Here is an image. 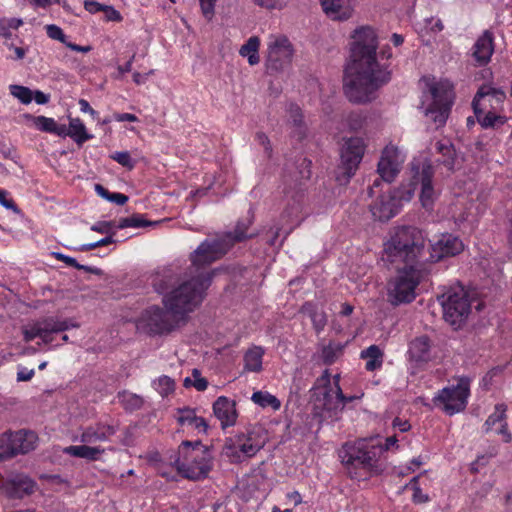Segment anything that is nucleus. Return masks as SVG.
<instances>
[{"label": "nucleus", "instance_id": "1", "mask_svg": "<svg viewBox=\"0 0 512 512\" xmlns=\"http://www.w3.org/2000/svg\"><path fill=\"white\" fill-rule=\"evenodd\" d=\"M236 226L235 233H226L212 241L206 240L191 255L190 278L180 282L179 275L171 267L162 268L151 276L154 290L163 295L164 307L146 308L137 320V329L151 336H162L176 330L186 321L203 301L205 291L211 285L217 270H206L212 262L221 258L230 247L246 238Z\"/></svg>", "mask_w": 512, "mask_h": 512}, {"label": "nucleus", "instance_id": "2", "mask_svg": "<svg viewBox=\"0 0 512 512\" xmlns=\"http://www.w3.org/2000/svg\"><path fill=\"white\" fill-rule=\"evenodd\" d=\"M424 239L416 226H395L384 244L383 260L395 265L397 277L389 290L393 305L410 303L415 297L422 273Z\"/></svg>", "mask_w": 512, "mask_h": 512}, {"label": "nucleus", "instance_id": "3", "mask_svg": "<svg viewBox=\"0 0 512 512\" xmlns=\"http://www.w3.org/2000/svg\"><path fill=\"white\" fill-rule=\"evenodd\" d=\"M377 49V36L373 28L363 26L354 30V104L370 102L376 91L391 79L387 62L390 49Z\"/></svg>", "mask_w": 512, "mask_h": 512}, {"label": "nucleus", "instance_id": "4", "mask_svg": "<svg viewBox=\"0 0 512 512\" xmlns=\"http://www.w3.org/2000/svg\"><path fill=\"white\" fill-rule=\"evenodd\" d=\"M310 393L313 419L317 420L319 425L326 420L336 419L337 413L344 408L346 399L338 383H331L328 370L317 378ZM351 399L347 398L348 401Z\"/></svg>", "mask_w": 512, "mask_h": 512}, {"label": "nucleus", "instance_id": "5", "mask_svg": "<svg viewBox=\"0 0 512 512\" xmlns=\"http://www.w3.org/2000/svg\"><path fill=\"white\" fill-rule=\"evenodd\" d=\"M422 82L424 90L420 108L437 127H440L445 124L448 117L452 102V86L448 81H436L429 77H424Z\"/></svg>", "mask_w": 512, "mask_h": 512}, {"label": "nucleus", "instance_id": "6", "mask_svg": "<svg viewBox=\"0 0 512 512\" xmlns=\"http://www.w3.org/2000/svg\"><path fill=\"white\" fill-rule=\"evenodd\" d=\"M211 454L199 441L194 443L184 441L179 446L178 458L175 465L180 474L192 480H198L208 475L211 470Z\"/></svg>", "mask_w": 512, "mask_h": 512}, {"label": "nucleus", "instance_id": "7", "mask_svg": "<svg viewBox=\"0 0 512 512\" xmlns=\"http://www.w3.org/2000/svg\"><path fill=\"white\" fill-rule=\"evenodd\" d=\"M442 306L443 319L454 330L461 329L468 321L472 311L469 292L461 285L450 287L438 296Z\"/></svg>", "mask_w": 512, "mask_h": 512}, {"label": "nucleus", "instance_id": "8", "mask_svg": "<svg viewBox=\"0 0 512 512\" xmlns=\"http://www.w3.org/2000/svg\"><path fill=\"white\" fill-rule=\"evenodd\" d=\"M380 187L376 199L369 205L371 214L376 221L384 222L390 220L400 211L403 202H408L414 196V188L411 185H405L403 182L397 189L388 193H380Z\"/></svg>", "mask_w": 512, "mask_h": 512}, {"label": "nucleus", "instance_id": "9", "mask_svg": "<svg viewBox=\"0 0 512 512\" xmlns=\"http://www.w3.org/2000/svg\"><path fill=\"white\" fill-rule=\"evenodd\" d=\"M265 446L260 430L239 432L225 440L222 453L233 463H240L255 456Z\"/></svg>", "mask_w": 512, "mask_h": 512}, {"label": "nucleus", "instance_id": "10", "mask_svg": "<svg viewBox=\"0 0 512 512\" xmlns=\"http://www.w3.org/2000/svg\"><path fill=\"white\" fill-rule=\"evenodd\" d=\"M411 178L405 185H411L414 191L420 187V202L426 209L432 207L438 197V193L433 186L434 169L429 159L419 158L411 162Z\"/></svg>", "mask_w": 512, "mask_h": 512}, {"label": "nucleus", "instance_id": "11", "mask_svg": "<svg viewBox=\"0 0 512 512\" xmlns=\"http://www.w3.org/2000/svg\"><path fill=\"white\" fill-rule=\"evenodd\" d=\"M405 160L406 154L402 149L393 144L385 146L377 165V173L380 178L375 179L373 185L369 187L368 195L372 196L377 193L382 181L393 182L400 173Z\"/></svg>", "mask_w": 512, "mask_h": 512}, {"label": "nucleus", "instance_id": "12", "mask_svg": "<svg viewBox=\"0 0 512 512\" xmlns=\"http://www.w3.org/2000/svg\"><path fill=\"white\" fill-rule=\"evenodd\" d=\"M470 395V381L460 378L457 384L444 387L433 397L435 406L441 407L449 416L463 411Z\"/></svg>", "mask_w": 512, "mask_h": 512}, {"label": "nucleus", "instance_id": "13", "mask_svg": "<svg viewBox=\"0 0 512 512\" xmlns=\"http://www.w3.org/2000/svg\"><path fill=\"white\" fill-rule=\"evenodd\" d=\"M78 327L79 324L72 319H59L50 316L26 325L23 328V336L25 342H30L35 338H41L45 344H49L53 340L52 334Z\"/></svg>", "mask_w": 512, "mask_h": 512}, {"label": "nucleus", "instance_id": "14", "mask_svg": "<svg viewBox=\"0 0 512 512\" xmlns=\"http://www.w3.org/2000/svg\"><path fill=\"white\" fill-rule=\"evenodd\" d=\"M293 45L283 34H270L267 38L266 66L271 71H281L292 62Z\"/></svg>", "mask_w": 512, "mask_h": 512}, {"label": "nucleus", "instance_id": "15", "mask_svg": "<svg viewBox=\"0 0 512 512\" xmlns=\"http://www.w3.org/2000/svg\"><path fill=\"white\" fill-rule=\"evenodd\" d=\"M36 483L24 473H13L0 485V494L9 501H18L34 492Z\"/></svg>", "mask_w": 512, "mask_h": 512}, {"label": "nucleus", "instance_id": "16", "mask_svg": "<svg viewBox=\"0 0 512 512\" xmlns=\"http://www.w3.org/2000/svg\"><path fill=\"white\" fill-rule=\"evenodd\" d=\"M505 99L506 94L502 89L496 88L491 84H484L479 88L473 99L474 113H483L487 110L499 111Z\"/></svg>", "mask_w": 512, "mask_h": 512}, {"label": "nucleus", "instance_id": "17", "mask_svg": "<svg viewBox=\"0 0 512 512\" xmlns=\"http://www.w3.org/2000/svg\"><path fill=\"white\" fill-rule=\"evenodd\" d=\"M355 448L357 452L354 454V469L357 463L376 475L383 471V467L379 463V459L384 452L382 445L359 444L357 447L354 445Z\"/></svg>", "mask_w": 512, "mask_h": 512}, {"label": "nucleus", "instance_id": "18", "mask_svg": "<svg viewBox=\"0 0 512 512\" xmlns=\"http://www.w3.org/2000/svg\"><path fill=\"white\" fill-rule=\"evenodd\" d=\"M213 413L220 421L222 429L233 427L236 425L238 412L236 410V402L225 396L218 397L213 403Z\"/></svg>", "mask_w": 512, "mask_h": 512}, {"label": "nucleus", "instance_id": "19", "mask_svg": "<svg viewBox=\"0 0 512 512\" xmlns=\"http://www.w3.org/2000/svg\"><path fill=\"white\" fill-rule=\"evenodd\" d=\"M433 253L432 258L436 261L441 260L444 257L455 256L463 250V243L458 238L451 234H443L442 237L431 245Z\"/></svg>", "mask_w": 512, "mask_h": 512}, {"label": "nucleus", "instance_id": "20", "mask_svg": "<svg viewBox=\"0 0 512 512\" xmlns=\"http://www.w3.org/2000/svg\"><path fill=\"white\" fill-rule=\"evenodd\" d=\"M116 433L114 426L104 423H97L84 428L79 436V441L85 444L105 442Z\"/></svg>", "mask_w": 512, "mask_h": 512}, {"label": "nucleus", "instance_id": "21", "mask_svg": "<svg viewBox=\"0 0 512 512\" xmlns=\"http://www.w3.org/2000/svg\"><path fill=\"white\" fill-rule=\"evenodd\" d=\"M341 163L336 170V181L340 185H346L350 182L352 171V139L347 138L340 152Z\"/></svg>", "mask_w": 512, "mask_h": 512}, {"label": "nucleus", "instance_id": "22", "mask_svg": "<svg viewBox=\"0 0 512 512\" xmlns=\"http://www.w3.org/2000/svg\"><path fill=\"white\" fill-rule=\"evenodd\" d=\"M127 226H92L93 231L100 232L102 234H106V236L96 242L83 244L81 250L88 251L99 246H104L107 244H111L118 241H123L131 237L132 235H118V232Z\"/></svg>", "mask_w": 512, "mask_h": 512}, {"label": "nucleus", "instance_id": "23", "mask_svg": "<svg viewBox=\"0 0 512 512\" xmlns=\"http://www.w3.org/2000/svg\"><path fill=\"white\" fill-rule=\"evenodd\" d=\"M493 38L492 34L485 31L475 42L473 46V57L478 65L482 66L490 61L493 54Z\"/></svg>", "mask_w": 512, "mask_h": 512}, {"label": "nucleus", "instance_id": "24", "mask_svg": "<svg viewBox=\"0 0 512 512\" xmlns=\"http://www.w3.org/2000/svg\"><path fill=\"white\" fill-rule=\"evenodd\" d=\"M304 193L297 192L291 196L286 203V207L283 210V220L289 222L300 223L304 221Z\"/></svg>", "mask_w": 512, "mask_h": 512}, {"label": "nucleus", "instance_id": "25", "mask_svg": "<svg viewBox=\"0 0 512 512\" xmlns=\"http://www.w3.org/2000/svg\"><path fill=\"white\" fill-rule=\"evenodd\" d=\"M430 351L431 341L428 336L422 335L410 342L408 354L412 361L417 363L428 362L431 358Z\"/></svg>", "mask_w": 512, "mask_h": 512}, {"label": "nucleus", "instance_id": "26", "mask_svg": "<svg viewBox=\"0 0 512 512\" xmlns=\"http://www.w3.org/2000/svg\"><path fill=\"white\" fill-rule=\"evenodd\" d=\"M505 407L502 404L495 406L494 412L485 421V431L489 432L493 427L499 423V427L496 429L497 434L504 436V441L509 443L512 439L511 434L508 432L507 423L505 422Z\"/></svg>", "mask_w": 512, "mask_h": 512}, {"label": "nucleus", "instance_id": "27", "mask_svg": "<svg viewBox=\"0 0 512 512\" xmlns=\"http://www.w3.org/2000/svg\"><path fill=\"white\" fill-rule=\"evenodd\" d=\"M444 26L441 19L437 17L425 18L416 24V30L423 42L430 43L442 30Z\"/></svg>", "mask_w": 512, "mask_h": 512}, {"label": "nucleus", "instance_id": "28", "mask_svg": "<svg viewBox=\"0 0 512 512\" xmlns=\"http://www.w3.org/2000/svg\"><path fill=\"white\" fill-rule=\"evenodd\" d=\"M347 3H349V0H321L326 15L339 21L347 20L351 15L350 8L346 6Z\"/></svg>", "mask_w": 512, "mask_h": 512}, {"label": "nucleus", "instance_id": "29", "mask_svg": "<svg viewBox=\"0 0 512 512\" xmlns=\"http://www.w3.org/2000/svg\"><path fill=\"white\" fill-rule=\"evenodd\" d=\"M104 449L96 446L84 445H71L63 449V453L72 457L82 458L88 461H96L104 453Z\"/></svg>", "mask_w": 512, "mask_h": 512}, {"label": "nucleus", "instance_id": "30", "mask_svg": "<svg viewBox=\"0 0 512 512\" xmlns=\"http://www.w3.org/2000/svg\"><path fill=\"white\" fill-rule=\"evenodd\" d=\"M11 434L17 454H25L35 449L37 435L33 431L19 430Z\"/></svg>", "mask_w": 512, "mask_h": 512}, {"label": "nucleus", "instance_id": "31", "mask_svg": "<svg viewBox=\"0 0 512 512\" xmlns=\"http://www.w3.org/2000/svg\"><path fill=\"white\" fill-rule=\"evenodd\" d=\"M436 149L441 155L438 161L444 165L449 171H454L460 166L461 158L456 153L455 149L448 142H438Z\"/></svg>", "mask_w": 512, "mask_h": 512}, {"label": "nucleus", "instance_id": "32", "mask_svg": "<svg viewBox=\"0 0 512 512\" xmlns=\"http://www.w3.org/2000/svg\"><path fill=\"white\" fill-rule=\"evenodd\" d=\"M33 125L36 129L51 133L57 136L65 137L67 133V127L63 124H58L53 118L45 116L32 117Z\"/></svg>", "mask_w": 512, "mask_h": 512}, {"label": "nucleus", "instance_id": "33", "mask_svg": "<svg viewBox=\"0 0 512 512\" xmlns=\"http://www.w3.org/2000/svg\"><path fill=\"white\" fill-rule=\"evenodd\" d=\"M66 136L71 137L79 145L93 138L79 118H70Z\"/></svg>", "mask_w": 512, "mask_h": 512}, {"label": "nucleus", "instance_id": "34", "mask_svg": "<svg viewBox=\"0 0 512 512\" xmlns=\"http://www.w3.org/2000/svg\"><path fill=\"white\" fill-rule=\"evenodd\" d=\"M260 39L257 36H251L239 50V54L247 58L249 65L254 66L260 62L259 57Z\"/></svg>", "mask_w": 512, "mask_h": 512}, {"label": "nucleus", "instance_id": "35", "mask_svg": "<svg viewBox=\"0 0 512 512\" xmlns=\"http://www.w3.org/2000/svg\"><path fill=\"white\" fill-rule=\"evenodd\" d=\"M360 357L366 360L365 368L367 371H375L382 366L383 352L377 345H371L363 350Z\"/></svg>", "mask_w": 512, "mask_h": 512}, {"label": "nucleus", "instance_id": "36", "mask_svg": "<svg viewBox=\"0 0 512 512\" xmlns=\"http://www.w3.org/2000/svg\"><path fill=\"white\" fill-rule=\"evenodd\" d=\"M264 350L255 346L249 349L244 355L245 369L250 372H259L262 370V358Z\"/></svg>", "mask_w": 512, "mask_h": 512}, {"label": "nucleus", "instance_id": "37", "mask_svg": "<svg viewBox=\"0 0 512 512\" xmlns=\"http://www.w3.org/2000/svg\"><path fill=\"white\" fill-rule=\"evenodd\" d=\"M251 400L263 409L270 407L272 410L278 411L281 408V401L267 391L254 392Z\"/></svg>", "mask_w": 512, "mask_h": 512}, {"label": "nucleus", "instance_id": "38", "mask_svg": "<svg viewBox=\"0 0 512 512\" xmlns=\"http://www.w3.org/2000/svg\"><path fill=\"white\" fill-rule=\"evenodd\" d=\"M475 115L480 125L485 129L502 126L507 120L504 115L495 110H487L483 113H475Z\"/></svg>", "mask_w": 512, "mask_h": 512}, {"label": "nucleus", "instance_id": "39", "mask_svg": "<svg viewBox=\"0 0 512 512\" xmlns=\"http://www.w3.org/2000/svg\"><path fill=\"white\" fill-rule=\"evenodd\" d=\"M341 351L342 346L340 344L329 342L328 345L322 346L320 358L324 364L330 365L335 362Z\"/></svg>", "mask_w": 512, "mask_h": 512}, {"label": "nucleus", "instance_id": "40", "mask_svg": "<svg viewBox=\"0 0 512 512\" xmlns=\"http://www.w3.org/2000/svg\"><path fill=\"white\" fill-rule=\"evenodd\" d=\"M14 448L15 444L13 443L12 434H2L0 436V460H5L17 455L16 449Z\"/></svg>", "mask_w": 512, "mask_h": 512}, {"label": "nucleus", "instance_id": "41", "mask_svg": "<svg viewBox=\"0 0 512 512\" xmlns=\"http://www.w3.org/2000/svg\"><path fill=\"white\" fill-rule=\"evenodd\" d=\"M185 387H194L197 391H205L208 387V381L201 376L198 369H193L190 377H186L183 382Z\"/></svg>", "mask_w": 512, "mask_h": 512}, {"label": "nucleus", "instance_id": "42", "mask_svg": "<svg viewBox=\"0 0 512 512\" xmlns=\"http://www.w3.org/2000/svg\"><path fill=\"white\" fill-rule=\"evenodd\" d=\"M95 191L103 199H106L107 201L115 203L117 205H123L128 200V197L126 195L122 193L109 192L105 187H103L100 184L95 185Z\"/></svg>", "mask_w": 512, "mask_h": 512}, {"label": "nucleus", "instance_id": "43", "mask_svg": "<svg viewBox=\"0 0 512 512\" xmlns=\"http://www.w3.org/2000/svg\"><path fill=\"white\" fill-rule=\"evenodd\" d=\"M10 94L17 98L22 104L28 105L33 100V91L25 86L21 85H10Z\"/></svg>", "mask_w": 512, "mask_h": 512}, {"label": "nucleus", "instance_id": "44", "mask_svg": "<svg viewBox=\"0 0 512 512\" xmlns=\"http://www.w3.org/2000/svg\"><path fill=\"white\" fill-rule=\"evenodd\" d=\"M153 387L162 396H167L175 389V382L168 376H161L153 381Z\"/></svg>", "mask_w": 512, "mask_h": 512}, {"label": "nucleus", "instance_id": "45", "mask_svg": "<svg viewBox=\"0 0 512 512\" xmlns=\"http://www.w3.org/2000/svg\"><path fill=\"white\" fill-rule=\"evenodd\" d=\"M304 312H307L312 320V323L317 331H320L324 328L326 324L325 315L321 311L314 310L313 305L311 303H306L303 306Z\"/></svg>", "mask_w": 512, "mask_h": 512}, {"label": "nucleus", "instance_id": "46", "mask_svg": "<svg viewBox=\"0 0 512 512\" xmlns=\"http://www.w3.org/2000/svg\"><path fill=\"white\" fill-rule=\"evenodd\" d=\"M56 258L61 260L62 262H64L66 265L74 267V268L79 269V270H84L86 272H90V273H93V274H96V275H100L102 273L101 269H99L97 267H92V266H86V265L79 264L75 258L70 257V256H66V255L61 254V253H57L56 254Z\"/></svg>", "mask_w": 512, "mask_h": 512}, {"label": "nucleus", "instance_id": "47", "mask_svg": "<svg viewBox=\"0 0 512 512\" xmlns=\"http://www.w3.org/2000/svg\"><path fill=\"white\" fill-rule=\"evenodd\" d=\"M197 417L195 409L189 407L178 408L176 410L175 418L179 425L188 426L192 424L194 419Z\"/></svg>", "mask_w": 512, "mask_h": 512}, {"label": "nucleus", "instance_id": "48", "mask_svg": "<svg viewBox=\"0 0 512 512\" xmlns=\"http://www.w3.org/2000/svg\"><path fill=\"white\" fill-rule=\"evenodd\" d=\"M119 399L124 407L128 410L139 409L143 404V400L140 396L129 392H123L119 394Z\"/></svg>", "mask_w": 512, "mask_h": 512}, {"label": "nucleus", "instance_id": "49", "mask_svg": "<svg viewBox=\"0 0 512 512\" xmlns=\"http://www.w3.org/2000/svg\"><path fill=\"white\" fill-rule=\"evenodd\" d=\"M302 114L298 107L292 108L290 112V120L295 127V132L299 138H302L305 134V129L303 127Z\"/></svg>", "mask_w": 512, "mask_h": 512}, {"label": "nucleus", "instance_id": "50", "mask_svg": "<svg viewBox=\"0 0 512 512\" xmlns=\"http://www.w3.org/2000/svg\"><path fill=\"white\" fill-rule=\"evenodd\" d=\"M366 146H367L366 138L354 136V152H353L354 166L361 161V159L365 153Z\"/></svg>", "mask_w": 512, "mask_h": 512}, {"label": "nucleus", "instance_id": "51", "mask_svg": "<svg viewBox=\"0 0 512 512\" xmlns=\"http://www.w3.org/2000/svg\"><path fill=\"white\" fill-rule=\"evenodd\" d=\"M45 30L49 38L53 40H58L66 45V36L59 26L55 24H49L45 26Z\"/></svg>", "mask_w": 512, "mask_h": 512}, {"label": "nucleus", "instance_id": "52", "mask_svg": "<svg viewBox=\"0 0 512 512\" xmlns=\"http://www.w3.org/2000/svg\"><path fill=\"white\" fill-rule=\"evenodd\" d=\"M0 205L8 210H12L15 213H19V210L10 193L4 189H0Z\"/></svg>", "mask_w": 512, "mask_h": 512}, {"label": "nucleus", "instance_id": "53", "mask_svg": "<svg viewBox=\"0 0 512 512\" xmlns=\"http://www.w3.org/2000/svg\"><path fill=\"white\" fill-rule=\"evenodd\" d=\"M111 157L113 160L124 167L133 168L134 166V163L128 152H115Z\"/></svg>", "mask_w": 512, "mask_h": 512}, {"label": "nucleus", "instance_id": "54", "mask_svg": "<svg viewBox=\"0 0 512 512\" xmlns=\"http://www.w3.org/2000/svg\"><path fill=\"white\" fill-rule=\"evenodd\" d=\"M204 17L211 20L214 15L215 3L217 0H199Z\"/></svg>", "mask_w": 512, "mask_h": 512}, {"label": "nucleus", "instance_id": "55", "mask_svg": "<svg viewBox=\"0 0 512 512\" xmlns=\"http://www.w3.org/2000/svg\"><path fill=\"white\" fill-rule=\"evenodd\" d=\"M343 85L346 96L349 98L352 93V75L350 73V63H346L344 68Z\"/></svg>", "mask_w": 512, "mask_h": 512}, {"label": "nucleus", "instance_id": "56", "mask_svg": "<svg viewBox=\"0 0 512 512\" xmlns=\"http://www.w3.org/2000/svg\"><path fill=\"white\" fill-rule=\"evenodd\" d=\"M6 47L14 52V56L11 57L13 60H22L28 52V47H17L13 43H5Z\"/></svg>", "mask_w": 512, "mask_h": 512}, {"label": "nucleus", "instance_id": "57", "mask_svg": "<svg viewBox=\"0 0 512 512\" xmlns=\"http://www.w3.org/2000/svg\"><path fill=\"white\" fill-rule=\"evenodd\" d=\"M120 224H137V225H140V224H161V221L160 220H147V219H144L141 216H135V217H132V218H125V219H123L120 222Z\"/></svg>", "mask_w": 512, "mask_h": 512}, {"label": "nucleus", "instance_id": "58", "mask_svg": "<svg viewBox=\"0 0 512 512\" xmlns=\"http://www.w3.org/2000/svg\"><path fill=\"white\" fill-rule=\"evenodd\" d=\"M339 457L342 459V462L348 467L352 465L351 446L348 443L343 445L342 449L339 452Z\"/></svg>", "mask_w": 512, "mask_h": 512}, {"label": "nucleus", "instance_id": "59", "mask_svg": "<svg viewBox=\"0 0 512 512\" xmlns=\"http://www.w3.org/2000/svg\"><path fill=\"white\" fill-rule=\"evenodd\" d=\"M103 12L105 13V17L108 21L118 22L122 19L120 13L115 10L112 6H104Z\"/></svg>", "mask_w": 512, "mask_h": 512}, {"label": "nucleus", "instance_id": "60", "mask_svg": "<svg viewBox=\"0 0 512 512\" xmlns=\"http://www.w3.org/2000/svg\"><path fill=\"white\" fill-rule=\"evenodd\" d=\"M412 500L414 503L422 504L429 501V496L422 492L419 486L414 487Z\"/></svg>", "mask_w": 512, "mask_h": 512}, {"label": "nucleus", "instance_id": "61", "mask_svg": "<svg viewBox=\"0 0 512 512\" xmlns=\"http://www.w3.org/2000/svg\"><path fill=\"white\" fill-rule=\"evenodd\" d=\"M256 140L264 148L267 155L270 156L272 149L268 137L264 133L259 132L256 134Z\"/></svg>", "mask_w": 512, "mask_h": 512}, {"label": "nucleus", "instance_id": "62", "mask_svg": "<svg viewBox=\"0 0 512 512\" xmlns=\"http://www.w3.org/2000/svg\"><path fill=\"white\" fill-rule=\"evenodd\" d=\"M34 376V370L26 367H19L17 372V381H29Z\"/></svg>", "mask_w": 512, "mask_h": 512}, {"label": "nucleus", "instance_id": "63", "mask_svg": "<svg viewBox=\"0 0 512 512\" xmlns=\"http://www.w3.org/2000/svg\"><path fill=\"white\" fill-rule=\"evenodd\" d=\"M190 427L198 430L199 432H204L205 433L207 431L208 424H207V422L205 421L204 418L197 416L194 419V421L192 422V424L190 425Z\"/></svg>", "mask_w": 512, "mask_h": 512}, {"label": "nucleus", "instance_id": "64", "mask_svg": "<svg viewBox=\"0 0 512 512\" xmlns=\"http://www.w3.org/2000/svg\"><path fill=\"white\" fill-rule=\"evenodd\" d=\"M80 111L83 113H89L93 118L98 116V113L90 106L89 102L85 99L79 100Z\"/></svg>", "mask_w": 512, "mask_h": 512}]
</instances>
